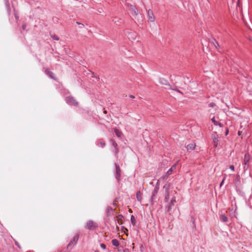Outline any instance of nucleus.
Wrapping results in <instances>:
<instances>
[{"instance_id": "nucleus-1", "label": "nucleus", "mask_w": 252, "mask_h": 252, "mask_svg": "<svg viewBox=\"0 0 252 252\" xmlns=\"http://www.w3.org/2000/svg\"><path fill=\"white\" fill-rule=\"evenodd\" d=\"M128 10L130 12L131 16L134 19L135 21H137L138 22H142V19H139L138 18H136L138 16V10L137 8L133 5H128Z\"/></svg>"}, {"instance_id": "nucleus-2", "label": "nucleus", "mask_w": 252, "mask_h": 252, "mask_svg": "<svg viewBox=\"0 0 252 252\" xmlns=\"http://www.w3.org/2000/svg\"><path fill=\"white\" fill-rule=\"evenodd\" d=\"M97 226L98 225L95 222L90 220L87 221L85 228L90 230H94L97 227Z\"/></svg>"}, {"instance_id": "nucleus-3", "label": "nucleus", "mask_w": 252, "mask_h": 252, "mask_svg": "<svg viewBox=\"0 0 252 252\" xmlns=\"http://www.w3.org/2000/svg\"><path fill=\"white\" fill-rule=\"evenodd\" d=\"M79 237V235L78 234H76L72 239L71 241H70L69 244L67 246V249H71L74 245L77 243L78 239Z\"/></svg>"}, {"instance_id": "nucleus-4", "label": "nucleus", "mask_w": 252, "mask_h": 252, "mask_svg": "<svg viewBox=\"0 0 252 252\" xmlns=\"http://www.w3.org/2000/svg\"><path fill=\"white\" fill-rule=\"evenodd\" d=\"M66 102L67 104L70 105H73L77 106L78 105V102L77 100L72 96H68L65 98Z\"/></svg>"}, {"instance_id": "nucleus-5", "label": "nucleus", "mask_w": 252, "mask_h": 252, "mask_svg": "<svg viewBox=\"0 0 252 252\" xmlns=\"http://www.w3.org/2000/svg\"><path fill=\"white\" fill-rule=\"evenodd\" d=\"M250 159V156L249 154L245 155L244 159V170H247L249 167V163Z\"/></svg>"}, {"instance_id": "nucleus-6", "label": "nucleus", "mask_w": 252, "mask_h": 252, "mask_svg": "<svg viewBox=\"0 0 252 252\" xmlns=\"http://www.w3.org/2000/svg\"><path fill=\"white\" fill-rule=\"evenodd\" d=\"M158 190H159V183L158 182L157 183L156 187L154 188V190L152 192V195L151 199H150V201L152 204L153 203V201L155 199L156 195L157 194Z\"/></svg>"}, {"instance_id": "nucleus-7", "label": "nucleus", "mask_w": 252, "mask_h": 252, "mask_svg": "<svg viewBox=\"0 0 252 252\" xmlns=\"http://www.w3.org/2000/svg\"><path fill=\"white\" fill-rule=\"evenodd\" d=\"M115 167H116V178L118 182H119L121 180V170L120 169V167L119 165L115 163Z\"/></svg>"}, {"instance_id": "nucleus-8", "label": "nucleus", "mask_w": 252, "mask_h": 252, "mask_svg": "<svg viewBox=\"0 0 252 252\" xmlns=\"http://www.w3.org/2000/svg\"><path fill=\"white\" fill-rule=\"evenodd\" d=\"M148 20L150 22H154L155 21V17L153 12L151 9H149L147 12Z\"/></svg>"}, {"instance_id": "nucleus-9", "label": "nucleus", "mask_w": 252, "mask_h": 252, "mask_svg": "<svg viewBox=\"0 0 252 252\" xmlns=\"http://www.w3.org/2000/svg\"><path fill=\"white\" fill-rule=\"evenodd\" d=\"M45 73L51 79L55 81H57V79L54 77L53 73L52 71H50V70L48 68H46L45 70Z\"/></svg>"}, {"instance_id": "nucleus-10", "label": "nucleus", "mask_w": 252, "mask_h": 252, "mask_svg": "<svg viewBox=\"0 0 252 252\" xmlns=\"http://www.w3.org/2000/svg\"><path fill=\"white\" fill-rule=\"evenodd\" d=\"M159 82L160 84L163 85L168 86L169 87V89H170V88L171 87L170 84L168 83V81L164 78H160Z\"/></svg>"}, {"instance_id": "nucleus-11", "label": "nucleus", "mask_w": 252, "mask_h": 252, "mask_svg": "<svg viewBox=\"0 0 252 252\" xmlns=\"http://www.w3.org/2000/svg\"><path fill=\"white\" fill-rule=\"evenodd\" d=\"M175 202H176V197L175 196H173L170 201V205L168 207V210H167L168 212H169L170 211V210L171 209L172 206L174 205V204Z\"/></svg>"}, {"instance_id": "nucleus-12", "label": "nucleus", "mask_w": 252, "mask_h": 252, "mask_svg": "<svg viewBox=\"0 0 252 252\" xmlns=\"http://www.w3.org/2000/svg\"><path fill=\"white\" fill-rule=\"evenodd\" d=\"M213 139L214 146L215 147H217L218 143V135L217 134L214 135L213 137Z\"/></svg>"}, {"instance_id": "nucleus-13", "label": "nucleus", "mask_w": 252, "mask_h": 252, "mask_svg": "<svg viewBox=\"0 0 252 252\" xmlns=\"http://www.w3.org/2000/svg\"><path fill=\"white\" fill-rule=\"evenodd\" d=\"M114 209L110 206H108L106 209V213L107 216H110L112 215Z\"/></svg>"}, {"instance_id": "nucleus-14", "label": "nucleus", "mask_w": 252, "mask_h": 252, "mask_svg": "<svg viewBox=\"0 0 252 252\" xmlns=\"http://www.w3.org/2000/svg\"><path fill=\"white\" fill-rule=\"evenodd\" d=\"M196 145L194 143H190L187 146V149L188 151L193 150L194 149Z\"/></svg>"}, {"instance_id": "nucleus-15", "label": "nucleus", "mask_w": 252, "mask_h": 252, "mask_svg": "<svg viewBox=\"0 0 252 252\" xmlns=\"http://www.w3.org/2000/svg\"><path fill=\"white\" fill-rule=\"evenodd\" d=\"M136 198H137V200L140 202L141 203V201H142V194L140 192V191H138L137 192H136Z\"/></svg>"}, {"instance_id": "nucleus-16", "label": "nucleus", "mask_w": 252, "mask_h": 252, "mask_svg": "<svg viewBox=\"0 0 252 252\" xmlns=\"http://www.w3.org/2000/svg\"><path fill=\"white\" fill-rule=\"evenodd\" d=\"M170 187V184L166 183L163 186V189H165V193L169 192V189Z\"/></svg>"}, {"instance_id": "nucleus-17", "label": "nucleus", "mask_w": 252, "mask_h": 252, "mask_svg": "<svg viewBox=\"0 0 252 252\" xmlns=\"http://www.w3.org/2000/svg\"><path fill=\"white\" fill-rule=\"evenodd\" d=\"M220 220L223 222H227L228 221V218L225 215H221L220 217Z\"/></svg>"}, {"instance_id": "nucleus-18", "label": "nucleus", "mask_w": 252, "mask_h": 252, "mask_svg": "<svg viewBox=\"0 0 252 252\" xmlns=\"http://www.w3.org/2000/svg\"><path fill=\"white\" fill-rule=\"evenodd\" d=\"M210 44L213 45L216 49H218V47H219L218 42L214 39L212 42H210Z\"/></svg>"}, {"instance_id": "nucleus-19", "label": "nucleus", "mask_w": 252, "mask_h": 252, "mask_svg": "<svg viewBox=\"0 0 252 252\" xmlns=\"http://www.w3.org/2000/svg\"><path fill=\"white\" fill-rule=\"evenodd\" d=\"M176 168V165H173L166 172V174L167 176L170 175L173 171V169H175Z\"/></svg>"}, {"instance_id": "nucleus-20", "label": "nucleus", "mask_w": 252, "mask_h": 252, "mask_svg": "<svg viewBox=\"0 0 252 252\" xmlns=\"http://www.w3.org/2000/svg\"><path fill=\"white\" fill-rule=\"evenodd\" d=\"M112 244L113 246L117 247L119 245V242L117 239H113L112 240Z\"/></svg>"}, {"instance_id": "nucleus-21", "label": "nucleus", "mask_w": 252, "mask_h": 252, "mask_svg": "<svg viewBox=\"0 0 252 252\" xmlns=\"http://www.w3.org/2000/svg\"><path fill=\"white\" fill-rule=\"evenodd\" d=\"M130 221L133 225H135L136 224V220L134 216L132 215L130 217Z\"/></svg>"}, {"instance_id": "nucleus-22", "label": "nucleus", "mask_w": 252, "mask_h": 252, "mask_svg": "<svg viewBox=\"0 0 252 252\" xmlns=\"http://www.w3.org/2000/svg\"><path fill=\"white\" fill-rule=\"evenodd\" d=\"M169 199V192L165 193L164 200L165 202H168Z\"/></svg>"}, {"instance_id": "nucleus-23", "label": "nucleus", "mask_w": 252, "mask_h": 252, "mask_svg": "<svg viewBox=\"0 0 252 252\" xmlns=\"http://www.w3.org/2000/svg\"><path fill=\"white\" fill-rule=\"evenodd\" d=\"M51 35V37H52V38H53V39L54 40H59V37L56 35V34H50Z\"/></svg>"}, {"instance_id": "nucleus-24", "label": "nucleus", "mask_w": 252, "mask_h": 252, "mask_svg": "<svg viewBox=\"0 0 252 252\" xmlns=\"http://www.w3.org/2000/svg\"><path fill=\"white\" fill-rule=\"evenodd\" d=\"M110 142L111 143H112V146L114 147V149L116 148V147H118V144H117V143L114 141L113 140H110Z\"/></svg>"}, {"instance_id": "nucleus-25", "label": "nucleus", "mask_w": 252, "mask_h": 252, "mask_svg": "<svg viewBox=\"0 0 252 252\" xmlns=\"http://www.w3.org/2000/svg\"><path fill=\"white\" fill-rule=\"evenodd\" d=\"M124 218V216L122 215H119L117 216V220L118 221H122Z\"/></svg>"}, {"instance_id": "nucleus-26", "label": "nucleus", "mask_w": 252, "mask_h": 252, "mask_svg": "<svg viewBox=\"0 0 252 252\" xmlns=\"http://www.w3.org/2000/svg\"><path fill=\"white\" fill-rule=\"evenodd\" d=\"M115 132L118 137L121 136V133L118 129H117V128L115 129Z\"/></svg>"}, {"instance_id": "nucleus-27", "label": "nucleus", "mask_w": 252, "mask_h": 252, "mask_svg": "<svg viewBox=\"0 0 252 252\" xmlns=\"http://www.w3.org/2000/svg\"><path fill=\"white\" fill-rule=\"evenodd\" d=\"M170 90H174L175 91H176L181 94H183V93L179 90H178L177 88H172L171 87L170 88Z\"/></svg>"}, {"instance_id": "nucleus-28", "label": "nucleus", "mask_w": 252, "mask_h": 252, "mask_svg": "<svg viewBox=\"0 0 252 252\" xmlns=\"http://www.w3.org/2000/svg\"><path fill=\"white\" fill-rule=\"evenodd\" d=\"M99 144L101 147H104L105 146V142L100 140L99 141Z\"/></svg>"}, {"instance_id": "nucleus-29", "label": "nucleus", "mask_w": 252, "mask_h": 252, "mask_svg": "<svg viewBox=\"0 0 252 252\" xmlns=\"http://www.w3.org/2000/svg\"><path fill=\"white\" fill-rule=\"evenodd\" d=\"M176 76L174 75L173 76H171V80L173 82L174 85H176L177 84V82L175 81V79H173V77H176Z\"/></svg>"}, {"instance_id": "nucleus-30", "label": "nucleus", "mask_w": 252, "mask_h": 252, "mask_svg": "<svg viewBox=\"0 0 252 252\" xmlns=\"http://www.w3.org/2000/svg\"><path fill=\"white\" fill-rule=\"evenodd\" d=\"M212 121L213 122V123L215 125L218 126V124H219V122L215 120V117H213L212 119Z\"/></svg>"}, {"instance_id": "nucleus-31", "label": "nucleus", "mask_w": 252, "mask_h": 252, "mask_svg": "<svg viewBox=\"0 0 252 252\" xmlns=\"http://www.w3.org/2000/svg\"><path fill=\"white\" fill-rule=\"evenodd\" d=\"M119 152V150L118 147H116V148H115V151H114V152H115V155H116V156H117V155H118V154Z\"/></svg>"}, {"instance_id": "nucleus-32", "label": "nucleus", "mask_w": 252, "mask_h": 252, "mask_svg": "<svg viewBox=\"0 0 252 252\" xmlns=\"http://www.w3.org/2000/svg\"><path fill=\"white\" fill-rule=\"evenodd\" d=\"M26 27H27V24L26 23H24L22 25V30H25L26 29Z\"/></svg>"}, {"instance_id": "nucleus-33", "label": "nucleus", "mask_w": 252, "mask_h": 252, "mask_svg": "<svg viewBox=\"0 0 252 252\" xmlns=\"http://www.w3.org/2000/svg\"><path fill=\"white\" fill-rule=\"evenodd\" d=\"M215 106V103L214 102H212V103H210V104H209V106L210 107H213Z\"/></svg>"}, {"instance_id": "nucleus-34", "label": "nucleus", "mask_w": 252, "mask_h": 252, "mask_svg": "<svg viewBox=\"0 0 252 252\" xmlns=\"http://www.w3.org/2000/svg\"><path fill=\"white\" fill-rule=\"evenodd\" d=\"M100 247L104 250L106 249V246L104 244H100Z\"/></svg>"}, {"instance_id": "nucleus-35", "label": "nucleus", "mask_w": 252, "mask_h": 252, "mask_svg": "<svg viewBox=\"0 0 252 252\" xmlns=\"http://www.w3.org/2000/svg\"><path fill=\"white\" fill-rule=\"evenodd\" d=\"M76 24H77V25H78L79 26H80V25H81L80 28H83V27H84V25H83V24L80 23H79V22H76Z\"/></svg>"}, {"instance_id": "nucleus-36", "label": "nucleus", "mask_w": 252, "mask_h": 252, "mask_svg": "<svg viewBox=\"0 0 252 252\" xmlns=\"http://www.w3.org/2000/svg\"><path fill=\"white\" fill-rule=\"evenodd\" d=\"M92 74L93 75V76L92 77H95L96 79L97 80H99V77H97V76H95L94 73L93 72H92Z\"/></svg>"}, {"instance_id": "nucleus-37", "label": "nucleus", "mask_w": 252, "mask_h": 252, "mask_svg": "<svg viewBox=\"0 0 252 252\" xmlns=\"http://www.w3.org/2000/svg\"><path fill=\"white\" fill-rule=\"evenodd\" d=\"M230 169L233 171L234 170V165H232L230 166Z\"/></svg>"}, {"instance_id": "nucleus-38", "label": "nucleus", "mask_w": 252, "mask_h": 252, "mask_svg": "<svg viewBox=\"0 0 252 252\" xmlns=\"http://www.w3.org/2000/svg\"><path fill=\"white\" fill-rule=\"evenodd\" d=\"M228 132H229V130H228V129L227 128L226 129L225 135H227L228 134Z\"/></svg>"}, {"instance_id": "nucleus-39", "label": "nucleus", "mask_w": 252, "mask_h": 252, "mask_svg": "<svg viewBox=\"0 0 252 252\" xmlns=\"http://www.w3.org/2000/svg\"><path fill=\"white\" fill-rule=\"evenodd\" d=\"M122 228H123V229H124V232H126V231H128V230H127L126 228H125V227H124V226H123V227H122Z\"/></svg>"}, {"instance_id": "nucleus-40", "label": "nucleus", "mask_w": 252, "mask_h": 252, "mask_svg": "<svg viewBox=\"0 0 252 252\" xmlns=\"http://www.w3.org/2000/svg\"><path fill=\"white\" fill-rule=\"evenodd\" d=\"M224 178L222 180V181H221V182L220 183V187H221L222 184H223V182H224Z\"/></svg>"}, {"instance_id": "nucleus-41", "label": "nucleus", "mask_w": 252, "mask_h": 252, "mask_svg": "<svg viewBox=\"0 0 252 252\" xmlns=\"http://www.w3.org/2000/svg\"><path fill=\"white\" fill-rule=\"evenodd\" d=\"M218 126H219L220 127H222L223 125L219 122V124H218Z\"/></svg>"}, {"instance_id": "nucleus-42", "label": "nucleus", "mask_w": 252, "mask_h": 252, "mask_svg": "<svg viewBox=\"0 0 252 252\" xmlns=\"http://www.w3.org/2000/svg\"><path fill=\"white\" fill-rule=\"evenodd\" d=\"M129 97H130L131 98H132V99H133V98H135V96H134V95H129Z\"/></svg>"}, {"instance_id": "nucleus-43", "label": "nucleus", "mask_w": 252, "mask_h": 252, "mask_svg": "<svg viewBox=\"0 0 252 252\" xmlns=\"http://www.w3.org/2000/svg\"><path fill=\"white\" fill-rule=\"evenodd\" d=\"M15 17L16 19H18V16L17 14H15Z\"/></svg>"}, {"instance_id": "nucleus-44", "label": "nucleus", "mask_w": 252, "mask_h": 252, "mask_svg": "<svg viewBox=\"0 0 252 252\" xmlns=\"http://www.w3.org/2000/svg\"><path fill=\"white\" fill-rule=\"evenodd\" d=\"M241 132H241V131H238V135H241Z\"/></svg>"}, {"instance_id": "nucleus-45", "label": "nucleus", "mask_w": 252, "mask_h": 252, "mask_svg": "<svg viewBox=\"0 0 252 252\" xmlns=\"http://www.w3.org/2000/svg\"><path fill=\"white\" fill-rule=\"evenodd\" d=\"M16 245L19 248H20V246L19 245V244H18L17 243H16Z\"/></svg>"}, {"instance_id": "nucleus-46", "label": "nucleus", "mask_w": 252, "mask_h": 252, "mask_svg": "<svg viewBox=\"0 0 252 252\" xmlns=\"http://www.w3.org/2000/svg\"><path fill=\"white\" fill-rule=\"evenodd\" d=\"M125 252H126V251H127V252L128 251V249L125 250Z\"/></svg>"}, {"instance_id": "nucleus-47", "label": "nucleus", "mask_w": 252, "mask_h": 252, "mask_svg": "<svg viewBox=\"0 0 252 252\" xmlns=\"http://www.w3.org/2000/svg\"><path fill=\"white\" fill-rule=\"evenodd\" d=\"M117 229L119 230V227H118V226H117Z\"/></svg>"}, {"instance_id": "nucleus-48", "label": "nucleus", "mask_w": 252, "mask_h": 252, "mask_svg": "<svg viewBox=\"0 0 252 252\" xmlns=\"http://www.w3.org/2000/svg\"><path fill=\"white\" fill-rule=\"evenodd\" d=\"M104 113H106V111H104Z\"/></svg>"}, {"instance_id": "nucleus-49", "label": "nucleus", "mask_w": 252, "mask_h": 252, "mask_svg": "<svg viewBox=\"0 0 252 252\" xmlns=\"http://www.w3.org/2000/svg\"><path fill=\"white\" fill-rule=\"evenodd\" d=\"M95 252H98V251H95Z\"/></svg>"}, {"instance_id": "nucleus-50", "label": "nucleus", "mask_w": 252, "mask_h": 252, "mask_svg": "<svg viewBox=\"0 0 252 252\" xmlns=\"http://www.w3.org/2000/svg\"><path fill=\"white\" fill-rule=\"evenodd\" d=\"M124 252H125V251H124Z\"/></svg>"}]
</instances>
